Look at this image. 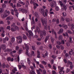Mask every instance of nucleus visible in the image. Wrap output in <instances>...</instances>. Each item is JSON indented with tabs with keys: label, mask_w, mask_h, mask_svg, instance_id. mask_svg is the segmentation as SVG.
Listing matches in <instances>:
<instances>
[{
	"label": "nucleus",
	"mask_w": 74,
	"mask_h": 74,
	"mask_svg": "<svg viewBox=\"0 0 74 74\" xmlns=\"http://www.w3.org/2000/svg\"><path fill=\"white\" fill-rule=\"evenodd\" d=\"M73 67H74V65H73L72 64L70 65V68L71 70H72Z\"/></svg>",
	"instance_id": "40"
},
{
	"label": "nucleus",
	"mask_w": 74,
	"mask_h": 74,
	"mask_svg": "<svg viewBox=\"0 0 74 74\" xmlns=\"http://www.w3.org/2000/svg\"><path fill=\"white\" fill-rule=\"evenodd\" d=\"M18 66L19 68V70H21L22 68V66L21 65H18Z\"/></svg>",
	"instance_id": "56"
},
{
	"label": "nucleus",
	"mask_w": 74,
	"mask_h": 74,
	"mask_svg": "<svg viewBox=\"0 0 74 74\" xmlns=\"http://www.w3.org/2000/svg\"><path fill=\"white\" fill-rule=\"evenodd\" d=\"M58 39L59 40H62L63 39V36L62 35H60L59 36Z\"/></svg>",
	"instance_id": "17"
},
{
	"label": "nucleus",
	"mask_w": 74,
	"mask_h": 74,
	"mask_svg": "<svg viewBox=\"0 0 74 74\" xmlns=\"http://www.w3.org/2000/svg\"><path fill=\"white\" fill-rule=\"evenodd\" d=\"M19 60H20V59H19V56H18L17 57V59L16 58H15V60L16 62H19Z\"/></svg>",
	"instance_id": "20"
},
{
	"label": "nucleus",
	"mask_w": 74,
	"mask_h": 74,
	"mask_svg": "<svg viewBox=\"0 0 74 74\" xmlns=\"http://www.w3.org/2000/svg\"><path fill=\"white\" fill-rule=\"evenodd\" d=\"M48 47L50 49H52V45L51 44H49L48 45Z\"/></svg>",
	"instance_id": "51"
},
{
	"label": "nucleus",
	"mask_w": 74,
	"mask_h": 74,
	"mask_svg": "<svg viewBox=\"0 0 74 74\" xmlns=\"http://www.w3.org/2000/svg\"><path fill=\"white\" fill-rule=\"evenodd\" d=\"M63 16H66L67 15V14L65 12H64L62 13Z\"/></svg>",
	"instance_id": "39"
},
{
	"label": "nucleus",
	"mask_w": 74,
	"mask_h": 74,
	"mask_svg": "<svg viewBox=\"0 0 74 74\" xmlns=\"http://www.w3.org/2000/svg\"><path fill=\"white\" fill-rule=\"evenodd\" d=\"M61 20L62 21H64V20H65V18L63 17H62L61 18Z\"/></svg>",
	"instance_id": "47"
},
{
	"label": "nucleus",
	"mask_w": 74,
	"mask_h": 74,
	"mask_svg": "<svg viewBox=\"0 0 74 74\" xmlns=\"http://www.w3.org/2000/svg\"><path fill=\"white\" fill-rule=\"evenodd\" d=\"M11 41L12 42H15V38L14 37H13L11 38Z\"/></svg>",
	"instance_id": "23"
},
{
	"label": "nucleus",
	"mask_w": 74,
	"mask_h": 74,
	"mask_svg": "<svg viewBox=\"0 0 74 74\" xmlns=\"http://www.w3.org/2000/svg\"><path fill=\"white\" fill-rule=\"evenodd\" d=\"M66 45L67 47H69L70 46V43L69 42H66Z\"/></svg>",
	"instance_id": "61"
},
{
	"label": "nucleus",
	"mask_w": 74,
	"mask_h": 74,
	"mask_svg": "<svg viewBox=\"0 0 74 74\" xmlns=\"http://www.w3.org/2000/svg\"><path fill=\"white\" fill-rule=\"evenodd\" d=\"M69 71H70V69L67 68L66 69V72L67 73H69Z\"/></svg>",
	"instance_id": "58"
},
{
	"label": "nucleus",
	"mask_w": 74,
	"mask_h": 74,
	"mask_svg": "<svg viewBox=\"0 0 74 74\" xmlns=\"http://www.w3.org/2000/svg\"><path fill=\"white\" fill-rule=\"evenodd\" d=\"M6 48V47L5 46V45L4 44H3L1 45V48L3 49V50H4V51L5 50V48Z\"/></svg>",
	"instance_id": "10"
},
{
	"label": "nucleus",
	"mask_w": 74,
	"mask_h": 74,
	"mask_svg": "<svg viewBox=\"0 0 74 74\" xmlns=\"http://www.w3.org/2000/svg\"><path fill=\"white\" fill-rule=\"evenodd\" d=\"M6 20L7 21H10V16L9 17H7L6 18Z\"/></svg>",
	"instance_id": "62"
},
{
	"label": "nucleus",
	"mask_w": 74,
	"mask_h": 74,
	"mask_svg": "<svg viewBox=\"0 0 74 74\" xmlns=\"http://www.w3.org/2000/svg\"><path fill=\"white\" fill-rule=\"evenodd\" d=\"M42 33L44 36H47V32L45 30H43L42 31Z\"/></svg>",
	"instance_id": "16"
},
{
	"label": "nucleus",
	"mask_w": 74,
	"mask_h": 74,
	"mask_svg": "<svg viewBox=\"0 0 74 74\" xmlns=\"http://www.w3.org/2000/svg\"><path fill=\"white\" fill-rule=\"evenodd\" d=\"M4 11V8H0V13H3V12Z\"/></svg>",
	"instance_id": "19"
},
{
	"label": "nucleus",
	"mask_w": 74,
	"mask_h": 74,
	"mask_svg": "<svg viewBox=\"0 0 74 74\" xmlns=\"http://www.w3.org/2000/svg\"><path fill=\"white\" fill-rule=\"evenodd\" d=\"M34 17H32V22H31L32 24H34L35 23V21L34 20Z\"/></svg>",
	"instance_id": "22"
},
{
	"label": "nucleus",
	"mask_w": 74,
	"mask_h": 74,
	"mask_svg": "<svg viewBox=\"0 0 74 74\" xmlns=\"http://www.w3.org/2000/svg\"><path fill=\"white\" fill-rule=\"evenodd\" d=\"M4 40L5 41H8V40H9V38L8 37H6L5 38H4Z\"/></svg>",
	"instance_id": "31"
},
{
	"label": "nucleus",
	"mask_w": 74,
	"mask_h": 74,
	"mask_svg": "<svg viewBox=\"0 0 74 74\" xmlns=\"http://www.w3.org/2000/svg\"><path fill=\"white\" fill-rule=\"evenodd\" d=\"M14 28L15 29V30H19V27L16 26H15Z\"/></svg>",
	"instance_id": "24"
},
{
	"label": "nucleus",
	"mask_w": 74,
	"mask_h": 74,
	"mask_svg": "<svg viewBox=\"0 0 74 74\" xmlns=\"http://www.w3.org/2000/svg\"><path fill=\"white\" fill-rule=\"evenodd\" d=\"M42 63L43 64H44V65H46V64H47V62H46L44 61H42Z\"/></svg>",
	"instance_id": "38"
},
{
	"label": "nucleus",
	"mask_w": 74,
	"mask_h": 74,
	"mask_svg": "<svg viewBox=\"0 0 74 74\" xmlns=\"http://www.w3.org/2000/svg\"><path fill=\"white\" fill-rule=\"evenodd\" d=\"M63 27H64L65 29H67V25H65L64 24H62V25Z\"/></svg>",
	"instance_id": "21"
},
{
	"label": "nucleus",
	"mask_w": 74,
	"mask_h": 74,
	"mask_svg": "<svg viewBox=\"0 0 74 74\" xmlns=\"http://www.w3.org/2000/svg\"><path fill=\"white\" fill-rule=\"evenodd\" d=\"M19 47L18 46L16 47V51H18L19 50Z\"/></svg>",
	"instance_id": "54"
},
{
	"label": "nucleus",
	"mask_w": 74,
	"mask_h": 74,
	"mask_svg": "<svg viewBox=\"0 0 74 74\" xmlns=\"http://www.w3.org/2000/svg\"><path fill=\"white\" fill-rule=\"evenodd\" d=\"M43 74H46V71H45V70L43 71Z\"/></svg>",
	"instance_id": "64"
},
{
	"label": "nucleus",
	"mask_w": 74,
	"mask_h": 74,
	"mask_svg": "<svg viewBox=\"0 0 74 74\" xmlns=\"http://www.w3.org/2000/svg\"><path fill=\"white\" fill-rule=\"evenodd\" d=\"M51 58H53V59H55L56 58V56L54 55H52L51 56Z\"/></svg>",
	"instance_id": "43"
},
{
	"label": "nucleus",
	"mask_w": 74,
	"mask_h": 74,
	"mask_svg": "<svg viewBox=\"0 0 74 74\" xmlns=\"http://www.w3.org/2000/svg\"><path fill=\"white\" fill-rule=\"evenodd\" d=\"M38 12H36L35 13V16H38Z\"/></svg>",
	"instance_id": "60"
},
{
	"label": "nucleus",
	"mask_w": 74,
	"mask_h": 74,
	"mask_svg": "<svg viewBox=\"0 0 74 74\" xmlns=\"http://www.w3.org/2000/svg\"><path fill=\"white\" fill-rule=\"evenodd\" d=\"M65 21L66 22H70V20H69V18H66Z\"/></svg>",
	"instance_id": "45"
},
{
	"label": "nucleus",
	"mask_w": 74,
	"mask_h": 74,
	"mask_svg": "<svg viewBox=\"0 0 74 74\" xmlns=\"http://www.w3.org/2000/svg\"><path fill=\"white\" fill-rule=\"evenodd\" d=\"M53 59H52L51 60V64H53Z\"/></svg>",
	"instance_id": "57"
},
{
	"label": "nucleus",
	"mask_w": 74,
	"mask_h": 74,
	"mask_svg": "<svg viewBox=\"0 0 74 74\" xmlns=\"http://www.w3.org/2000/svg\"><path fill=\"white\" fill-rule=\"evenodd\" d=\"M59 3H60V5L61 7V8H62V7H63L64 5V4L62 2V1H59Z\"/></svg>",
	"instance_id": "13"
},
{
	"label": "nucleus",
	"mask_w": 74,
	"mask_h": 74,
	"mask_svg": "<svg viewBox=\"0 0 74 74\" xmlns=\"http://www.w3.org/2000/svg\"><path fill=\"white\" fill-rule=\"evenodd\" d=\"M39 11L44 17H45L46 16H47V14L48 12V10L46 9L45 12L44 11V9H41Z\"/></svg>",
	"instance_id": "2"
},
{
	"label": "nucleus",
	"mask_w": 74,
	"mask_h": 74,
	"mask_svg": "<svg viewBox=\"0 0 74 74\" xmlns=\"http://www.w3.org/2000/svg\"><path fill=\"white\" fill-rule=\"evenodd\" d=\"M55 9L57 11H59V8L58 6H56L55 7Z\"/></svg>",
	"instance_id": "27"
},
{
	"label": "nucleus",
	"mask_w": 74,
	"mask_h": 74,
	"mask_svg": "<svg viewBox=\"0 0 74 74\" xmlns=\"http://www.w3.org/2000/svg\"><path fill=\"white\" fill-rule=\"evenodd\" d=\"M59 73L60 74H63L64 73V72L63 71H60L59 72Z\"/></svg>",
	"instance_id": "28"
},
{
	"label": "nucleus",
	"mask_w": 74,
	"mask_h": 74,
	"mask_svg": "<svg viewBox=\"0 0 74 74\" xmlns=\"http://www.w3.org/2000/svg\"><path fill=\"white\" fill-rule=\"evenodd\" d=\"M49 36H47L45 38V39L44 40L45 42L46 43L47 42V41L49 40Z\"/></svg>",
	"instance_id": "12"
},
{
	"label": "nucleus",
	"mask_w": 74,
	"mask_h": 74,
	"mask_svg": "<svg viewBox=\"0 0 74 74\" xmlns=\"http://www.w3.org/2000/svg\"><path fill=\"white\" fill-rule=\"evenodd\" d=\"M2 7L3 8H5L6 7V5L5 4H2Z\"/></svg>",
	"instance_id": "48"
},
{
	"label": "nucleus",
	"mask_w": 74,
	"mask_h": 74,
	"mask_svg": "<svg viewBox=\"0 0 74 74\" xmlns=\"http://www.w3.org/2000/svg\"><path fill=\"white\" fill-rule=\"evenodd\" d=\"M48 52L47 51H46V53L45 54V56L47 57V56H48Z\"/></svg>",
	"instance_id": "41"
},
{
	"label": "nucleus",
	"mask_w": 74,
	"mask_h": 74,
	"mask_svg": "<svg viewBox=\"0 0 74 74\" xmlns=\"http://www.w3.org/2000/svg\"><path fill=\"white\" fill-rule=\"evenodd\" d=\"M69 42H71L72 41V38L71 37H69Z\"/></svg>",
	"instance_id": "52"
},
{
	"label": "nucleus",
	"mask_w": 74,
	"mask_h": 74,
	"mask_svg": "<svg viewBox=\"0 0 74 74\" xmlns=\"http://www.w3.org/2000/svg\"><path fill=\"white\" fill-rule=\"evenodd\" d=\"M30 3L32 4H33L34 5V10H36V8H37V7H38V6H39L38 4L37 3H35V2L33 1L32 0L31 1Z\"/></svg>",
	"instance_id": "4"
},
{
	"label": "nucleus",
	"mask_w": 74,
	"mask_h": 74,
	"mask_svg": "<svg viewBox=\"0 0 74 74\" xmlns=\"http://www.w3.org/2000/svg\"><path fill=\"white\" fill-rule=\"evenodd\" d=\"M39 67L40 68H42V69H44V66H43L41 64H39Z\"/></svg>",
	"instance_id": "30"
},
{
	"label": "nucleus",
	"mask_w": 74,
	"mask_h": 74,
	"mask_svg": "<svg viewBox=\"0 0 74 74\" xmlns=\"http://www.w3.org/2000/svg\"><path fill=\"white\" fill-rule=\"evenodd\" d=\"M56 44L58 45H61V42H60L59 41H57L56 42Z\"/></svg>",
	"instance_id": "36"
},
{
	"label": "nucleus",
	"mask_w": 74,
	"mask_h": 74,
	"mask_svg": "<svg viewBox=\"0 0 74 74\" xmlns=\"http://www.w3.org/2000/svg\"><path fill=\"white\" fill-rule=\"evenodd\" d=\"M16 6L17 7H21V5L18 3H17L16 5Z\"/></svg>",
	"instance_id": "59"
},
{
	"label": "nucleus",
	"mask_w": 74,
	"mask_h": 74,
	"mask_svg": "<svg viewBox=\"0 0 74 74\" xmlns=\"http://www.w3.org/2000/svg\"><path fill=\"white\" fill-rule=\"evenodd\" d=\"M18 14H19V13H18V12H15V14L16 16L17 17H18Z\"/></svg>",
	"instance_id": "50"
},
{
	"label": "nucleus",
	"mask_w": 74,
	"mask_h": 74,
	"mask_svg": "<svg viewBox=\"0 0 74 74\" xmlns=\"http://www.w3.org/2000/svg\"><path fill=\"white\" fill-rule=\"evenodd\" d=\"M56 2L54 1L52 3V4H51V7L52 8L55 7H56Z\"/></svg>",
	"instance_id": "8"
},
{
	"label": "nucleus",
	"mask_w": 74,
	"mask_h": 74,
	"mask_svg": "<svg viewBox=\"0 0 74 74\" xmlns=\"http://www.w3.org/2000/svg\"><path fill=\"white\" fill-rule=\"evenodd\" d=\"M71 51H70L69 52V54L70 55H72L73 54V50L72 49H71Z\"/></svg>",
	"instance_id": "15"
},
{
	"label": "nucleus",
	"mask_w": 74,
	"mask_h": 74,
	"mask_svg": "<svg viewBox=\"0 0 74 74\" xmlns=\"http://www.w3.org/2000/svg\"><path fill=\"white\" fill-rule=\"evenodd\" d=\"M74 5H73L72 6H70L69 7V10L70 11H71L72 10V7H74Z\"/></svg>",
	"instance_id": "26"
},
{
	"label": "nucleus",
	"mask_w": 74,
	"mask_h": 74,
	"mask_svg": "<svg viewBox=\"0 0 74 74\" xmlns=\"http://www.w3.org/2000/svg\"><path fill=\"white\" fill-rule=\"evenodd\" d=\"M23 51V50H22V49H19L18 50V53L20 54H21L22 52V51Z\"/></svg>",
	"instance_id": "32"
},
{
	"label": "nucleus",
	"mask_w": 74,
	"mask_h": 74,
	"mask_svg": "<svg viewBox=\"0 0 74 74\" xmlns=\"http://www.w3.org/2000/svg\"><path fill=\"white\" fill-rule=\"evenodd\" d=\"M62 8L63 10H64L65 11H66V10H67V7L66 5H64L62 7Z\"/></svg>",
	"instance_id": "25"
},
{
	"label": "nucleus",
	"mask_w": 74,
	"mask_h": 74,
	"mask_svg": "<svg viewBox=\"0 0 74 74\" xmlns=\"http://www.w3.org/2000/svg\"><path fill=\"white\" fill-rule=\"evenodd\" d=\"M12 51V49H5L4 50V52H11Z\"/></svg>",
	"instance_id": "14"
},
{
	"label": "nucleus",
	"mask_w": 74,
	"mask_h": 74,
	"mask_svg": "<svg viewBox=\"0 0 74 74\" xmlns=\"http://www.w3.org/2000/svg\"><path fill=\"white\" fill-rule=\"evenodd\" d=\"M10 14V12L9 11L6 10L5 11L4 13L3 14L1 15V17L2 18H4L5 17H7L8 14Z\"/></svg>",
	"instance_id": "3"
},
{
	"label": "nucleus",
	"mask_w": 74,
	"mask_h": 74,
	"mask_svg": "<svg viewBox=\"0 0 74 74\" xmlns=\"http://www.w3.org/2000/svg\"><path fill=\"white\" fill-rule=\"evenodd\" d=\"M9 17L10 18V21H12V20L14 19V17L12 16H9Z\"/></svg>",
	"instance_id": "35"
},
{
	"label": "nucleus",
	"mask_w": 74,
	"mask_h": 74,
	"mask_svg": "<svg viewBox=\"0 0 74 74\" xmlns=\"http://www.w3.org/2000/svg\"><path fill=\"white\" fill-rule=\"evenodd\" d=\"M15 23H13V24L12 25H11V26L12 27H14L15 26Z\"/></svg>",
	"instance_id": "55"
},
{
	"label": "nucleus",
	"mask_w": 74,
	"mask_h": 74,
	"mask_svg": "<svg viewBox=\"0 0 74 74\" xmlns=\"http://www.w3.org/2000/svg\"><path fill=\"white\" fill-rule=\"evenodd\" d=\"M11 30L13 32H15V31H16V30H15V29L14 28L12 27L11 28Z\"/></svg>",
	"instance_id": "46"
},
{
	"label": "nucleus",
	"mask_w": 74,
	"mask_h": 74,
	"mask_svg": "<svg viewBox=\"0 0 74 74\" xmlns=\"http://www.w3.org/2000/svg\"><path fill=\"white\" fill-rule=\"evenodd\" d=\"M5 66H6V65H5V63H3V68H4L5 67Z\"/></svg>",
	"instance_id": "63"
},
{
	"label": "nucleus",
	"mask_w": 74,
	"mask_h": 74,
	"mask_svg": "<svg viewBox=\"0 0 74 74\" xmlns=\"http://www.w3.org/2000/svg\"><path fill=\"white\" fill-rule=\"evenodd\" d=\"M32 49H33V50H36V48L34 46H32Z\"/></svg>",
	"instance_id": "49"
},
{
	"label": "nucleus",
	"mask_w": 74,
	"mask_h": 74,
	"mask_svg": "<svg viewBox=\"0 0 74 74\" xmlns=\"http://www.w3.org/2000/svg\"><path fill=\"white\" fill-rule=\"evenodd\" d=\"M25 45V48L26 49V51L25 53L27 55H28V45L27 44H25L24 43Z\"/></svg>",
	"instance_id": "5"
},
{
	"label": "nucleus",
	"mask_w": 74,
	"mask_h": 74,
	"mask_svg": "<svg viewBox=\"0 0 74 74\" xmlns=\"http://www.w3.org/2000/svg\"><path fill=\"white\" fill-rule=\"evenodd\" d=\"M28 33H29V36H28V37L29 38H31L33 36V33L32 32V31L31 30H29L28 31Z\"/></svg>",
	"instance_id": "6"
},
{
	"label": "nucleus",
	"mask_w": 74,
	"mask_h": 74,
	"mask_svg": "<svg viewBox=\"0 0 74 74\" xmlns=\"http://www.w3.org/2000/svg\"><path fill=\"white\" fill-rule=\"evenodd\" d=\"M36 44L38 45H41V42H37Z\"/></svg>",
	"instance_id": "53"
},
{
	"label": "nucleus",
	"mask_w": 74,
	"mask_h": 74,
	"mask_svg": "<svg viewBox=\"0 0 74 74\" xmlns=\"http://www.w3.org/2000/svg\"><path fill=\"white\" fill-rule=\"evenodd\" d=\"M36 30L38 33H39V32H40V28H39V27H36Z\"/></svg>",
	"instance_id": "37"
},
{
	"label": "nucleus",
	"mask_w": 74,
	"mask_h": 74,
	"mask_svg": "<svg viewBox=\"0 0 74 74\" xmlns=\"http://www.w3.org/2000/svg\"><path fill=\"white\" fill-rule=\"evenodd\" d=\"M53 70H56L57 67L56 66V65H53Z\"/></svg>",
	"instance_id": "29"
},
{
	"label": "nucleus",
	"mask_w": 74,
	"mask_h": 74,
	"mask_svg": "<svg viewBox=\"0 0 74 74\" xmlns=\"http://www.w3.org/2000/svg\"><path fill=\"white\" fill-rule=\"evenodd\" d=\"M51 40L52 43H53L54 42V38L52 37H51Z\"/></svg>",
	"instance_id": "33"
},
{
	"label": "nucleus",
	"mask_w": 74,
	"mask_h": 74,
	"mask_svg": "<svg viewBox=\"0 0 74 74\" xmlns=\"http://www.w3.org/2000/svg\"><path fill=\"white\" fill-rule=\"evenodd\" d=\"M73 64V63L70 61H68L67 62V64L66 66L67 67H69L70 65H72Z\"/></svg>",
	"instance_id": "11"
},
{
	"label": "nucleus",
	"mask_w": 74,
	"mask_h": 74,
	"mask_svg": "<svg viewBox=\"0 0 74 74\" xmlns=\"http://www.w3.org/2000/svg\"><path fill=\"white\" fill-rule=\"evenodd\" d=\"M16 38L17 40H20L19 41V43H22V38L21 36H17Z\"/></svg>",
	"instance_id": "7"
},
{
	"label": "nucleus",
	"mask_w": 74,
	"mask_h": 74,
	"mask_svg": "<svg viewBox=\"0 0 74 74\" xmlns=\"http://www.w3.org/2000/svg\"><path fill=\"white\" fill-rule=\"evenodd\" d=\"M14 70H12V71L13 73H15V71H17V69H16V67H14Z\"/></svg>",
	"instance_id": "18"
},
{
	"label": "nucleus",
	"mask_w": 74,
	"mask_h": 74,
	"mask_svg": "<svg viewBox=\"0 0 74 74\" xmlns=\"http://www.w3.org/2000/svg\"><path fill=\"white\" fill-rule=\"evenodd\" d=\"M31 55L33 56H34V55H35L34 51H32V52H31Z\"/></svg>",
	"instance_id": "44"
},
{
	"label": "nucleus",
	"mask_w": 74,
	"mask_h": 74,
	"mask_svg": "<svg viewBox=\"0 0 74 74\" xmlns=\"http://www.w3.org/2000/svg\"><path fill=\"white\" fill-rule=\"evenodd\" d=\"M10 12L11 13V14L12 15H14V10L13 9H12L10 10Z\"/></svg>",
	"instance_id": "34"
},
{
	"label": "nucleus",
	"mask_w": 74,
	"mask_h": 74,
	"mask_svg": "<svg viewBox=\"0 0 74 74\" xmlns=\"http://www.w3.org/2000/svg\"><path fill=\"white\" fill-rule=\"evenodd\" d=\"M23 38L24 40H27V37H26V36L24 35L23 36Z\"/></svg>",
	"instance_id": "42"
},
{
	"label": "nucleus",
	"mask_w": 74,
	"mask_h": 74,
	"mask_svg": "<svg viewBox=\"0 0 74 74\" xmlns=\"http://www.w3.org/2000/svg\"><path fill=\"white\" fill-rule=\"evenodd\" d=\"M63 29L61 28L60 29L59 31L58 32V34H60L61 33H63Z\"/></svg>",
	"instance_id": "9"
},
{
	"label": "nucleus",
	"mask_w": 74,
	"mask_h": 74,
	"mask_svg": "<svg viewBox=\"0 0 74 74\" xmlns=\"http://www.w3.org/2000/svg\"><path fill=\"white\" fill-rule=\"evenodd\" d=\"M41 20L42 22L43 26H44V24H45V25H45L44 27L45 29V30H47L48 29L49 30H50V26L48 25L47 26V22L45 21V20L43 19L42 18H41Z\"/></svg>",
	"instance_id": "1"
}]
</instances>
